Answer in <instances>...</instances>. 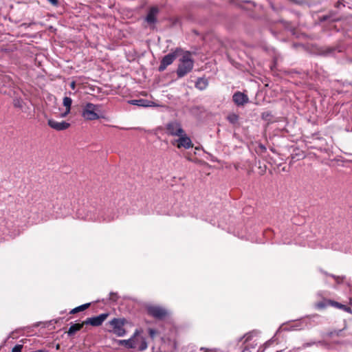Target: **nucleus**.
<instances>
[{
	"instance_id": "nucleus-1",
	"label": "nucleus",
	"mask_w": 352,
	"mask_h": 352,
	"mask_svg": "<svg viewBox=\"0 0 352 352\" xmlns=\"http://www.w3.org/2000/svg\"><path fill=\"white\" fill-rule=\"evenodd\" d=\"M101 105L87 102L82 106L81 115L87 120H95L100 118Z\"/></svg>"
},
{
	"instance_id": "nucleus-2",
	"label": "nucleus",
	"mask_w": 352,
	"mask_h": 352,
	"mask_svg": "<svg viewBox=\"0 0 352 352\" xmlns=\"http://www.w3.org/2000/svg\"><path fill=\"white\" fill-rule=\"evenodd\" d=\"M194 66V61L191 58L190 53L186 52L179 59V64L177 69L178 78H182L190 72Z\"/></svg>"
},
{
	"instance_id": "nucleus-3",
	"label": "nucleus",
	"mask_w": 352,
	"mask_h": 352,
	"mask_svg": "<svg viewBox=\"0 0 352 352\" xmlns=\"http://www.w3.org/2000/svg\"><path fill=\"white\" fill-rule=\"evenodd\" d=\"M125 322L126 320L124 318H114L109 322L111 329H108V331L118 337L124 336L126 334V330L124 328Z\"/></svg>"
},
{
	"instance_id": "nucleus-4",
	"label": "nucleus",
	"mask_w": 352,
	"mask_h": 352,
	"mask_svg": "<svg viewBox=\"0 0 352 352\" xmlns=\"http://www.w3.org/2000/svg\"><path fill=\"white\" fill-rule=\"evenodd\" d=\"M165 131L168 135L175 137L182 135L185 131L183 129L181 123L176 120L168 122L165 125Z\"/></svg>"
},
{
	"instance_id": "nucleus-5",
	"label": "nucleus",
	"mask_w": 352,
	"mask_h": 352,
	"mask_svg": "<svg viewBox=\"0 0 352 352\" xmlns=\"http://www.w3.org/2000/svg\"><path fill=\"white\" fill-rule=\"evenodd\" d=\"M146 311L150 316L158 320H163L169 314L165 308L158 305H148Z\"/></svg>"
},
{
	"instance_id": "nucleus-6",
	"label": "nucleus",
	"mask_w": 352,
	"mask_h": 352,
	"mask_svg": "<svg viewBox=\"0 0 352 352\" xmlns=\"http://www.w3.org/2000/svg\"><path fill=\"white\" fill-rule=\"evenodd\" d=\"M171 144L176 146L178 148H184L185 149H189L193 147L191 139L188 136L185 131L182 135L178 136L177 139L173 140L171 142Z\"/></svg>"
},
{
	"instance_id": "nucleus-7",
	"label": "nucleus",
	"mask_w": 352,
	"mask_h": 352,
	"mask_svg": "<svg viewBox=\"0 0 352 352\" xmlns=\"http://www.w3.org/2000/svg\"><path fill=\"white\" fill-rule=\"evenodd\" d=\"M181 51L182 50L180 48H177L173 52L169 53L168 54L164 56L161 60L158 70L160 72L164 71L168 65L173 63V61L178 56V52Z\"/></svg>"
},
{
	"instance_id": "nucleus-8",
	"label": "nucleus",
	"mask_w": 352,
	"mask_h": 352,
	"mask_svg": "<svg viewBox=\"0 0 352 352\" xmlns=\"http://www.w3.org/2000/svg\"><path fill=\"white\" fill-rule=\"evenodd\" d=\"M109 314H101L97 316L88 318L85 321V324H90L94 327H98L107 318Z\"/></svg>"
},
{
	"instance_id": "nucleus-9",
	"label": "nucleus",
	"mask_w": 352,
	"mask_h": 352,
	"mask_svg": "<svg viewBox=\"0 0 352 352\" xmlns=\"http://www.w3.org/2000/svg\"><path fill=\"white\" fill-rule=\"evenodd\" d=\"M140 334V331L136 330L133 336L128 340H119V344L124 345L129 349H135L138 347V338L137 337Z\"/></svg>"
},
{
	"instance_id": "nucleus-10",
	"label": "nucleus",
	"mask_w": 352,
	"mask_h": 352,
	"mask_svg": "<svg viewBox=\"0 0 352 352\" xmlns=\"http://www.w3.org/2000/svg\"><path fill=\"white\" fill-rule=\"evenodd\" d=\"M47 123L51 128L56 131H63L67 129L70 126V124L65 121L58 122L53 119L49 120Z\"/></svg>"
},
{
	"instance_id": "nucleus-11",
	"label": "nucleus",
	"mask_w": 352,
	"mask_h": 352,
	"mask_svg": "<svg viewBox=\"0 0 352 352\" xmlns=\"http://www.w3.org/2000/svg\"><path fill=\"white\" fill-rule=\"evenodd\" d=\"M233 101L238 106H242L248 102L249 99L247 95L240 91L234 93L232 96Z\"/></svg>"
},
{
	"instance_id": "nucleus-12",
	"label": "nucleus",
	"mask_w": 352,
	"mask_h": 352,
	"mask_svg": "<svg viewBox=\"0 0 352 352\" xmlns=\"http://www.w3.org/2000/svg\"><path fill=\"white\" fill-rule=\"evenodd\" d=\"M159 10L157 8H151L146 16V21L149 24H154L156 22V16Z\"/></svg>"
},
{
	"instance_id": "nucleus-13",
	"label": "nucleus",
	"mask_w": 352,
	"mask_h": 352,
	"mask_svg": "<svg viewBox=\"0 0 352 352\" xmlns=\"http://www.w3.org/2000/svg\"><path fill=\"white\" fill-rule=\"evenodd\" d=\"M208 85V80L204 78H199L197 79L195 83V87L201 91L204 90Z\"/></svg>"
},
{
	"instance_id": "nucleus-14",
	"label": "nucleus",
	"mask_w": 352,
	"mask_h": 352,
	"mask_svg": "<svg viewBox=\"0 0 352 352\" xmlns=\"http://www.w3.org/2000/svg\"><path fill=\"white\" fill-rule=\"evenodd\" d=\"M85 324L84 323V322L82 323H77V324H74L70 326V327L69 328V330L67 331V334L68 336H73L74 334H75L78 331L80 330L83 325Z\"/></svg>"
},
{
	"instance_id": "nucleus-15",
	"label": "nucleus",
	"mask_w": 352,
	"mask_h": 352,
	"mask_svg": "<svg viewBox=\"0 0 352 352\" xmlns=\"http://www.w3.org/2000/svg\"><path fill=\"white\" fill-rule=\"evenodd\" d=\"M63 105L66 108L65 112L62 115V116L65 117L70 112L71 106L72 104V100L69 97H65L63 98Z\"/></svg>"
},
{
	"instance_id": "nucleus-16",
	"label": "nucleus",
	"mask_w": 352,
	"mask_h": 352,
	"mask_svg": "<svg viewBox=\"0 0 352 352\" xmlns=\"http://www.w3.org/2000/svg\"><path fill=\"white\" fill-rule=\"evenodd\" d=\"M131 103L132 104L140 106V107H151L152 104L150 101H148L146 100L140 99V100H131Z\"/></svg>"
},
{
	"instance_id": "nucleus-17",
	"label": "nucleus",
	"mask_w": 352,
	"mask_h": 352,
	"mask_svg": "<svg viewBox=\"0 0 352 352\" xmlns=\"http://www.w3.org/2000/svg\"><path fill=\"white\" fill-rule=\"evenodd\" d=\"M90 305V303H86V304H84V305H82L80 306H78L74 309H73L71 311H70V314H76L77 312H79V311H84L87 308H88Z\"/></svg>"
},
{
	"instance_id": "nucleus-18",
	"label": "nucleus",
	"mask_w": 352,
	"mask_h": 352,
	"mask_svg": "<svg viewBox=\"0 0 352 352\" xmlns=\"http://www.w3.org/2000/svg\"><path fill=\"white\" fill-rule=\"evenodd\" d=\"M138 347L140 351H144L147 348V342L144 338H140V344H139V340L138 341Z\"/></svg>"
},
{
	"instance_id": "nucleus-19",
	"label": "nucleus",
	"mask_w": 352,
	"mask_h": 352,
	"mask_svg": "<svg viewBox=\"0 0 352 352\" xmlns=\"http://www.w3.org/2000/svg\"><path fill=\"white\" fill-rule=\"evenodd\" d=\"M228 120L230 123L235 124L239 120V116L235 113H232L228 116Z\"/></svg>"
},
{
	"instance_id": "nucleus-20",
	"label": "nucleus",
	"mask_w": 352,
	"mask_h": 352,
	"mask_svg": "<svg viewBox=\"0 0 352 352\" xmlns=\"http://www.w3.org/2000/svg\"><path fill=\"white\" fill-rule=\"evenodd\" d=\"M252 336V332L248 333L245 334L242 338H241L239 341H242L244 340L243 342L245 343L248 341H249L250 340H251Z\"/></svg>"
},
{
	"instance_id": "nucleus-21",
	"label": "nucleus",
	"mask_w": 352,
	"mask_h": 352,
	"mask_svg": "<svg viewBox=\"0 0 352 352\" xmlns=\"http://www.w3.org/2000/svg\"><path fill=\"white\" fill-rule=\"evenodd\" d=\"M329 276H331L332 278H333L335 279V280L336 281V283L338 284L341 283L344 279V277L336 276L333 274H330Z\"/></svg>"
},
{
	"instance_id": "nucleus-22",
	"label": "nucleus",
	"mask_w": 352,
	"mask_h": 352,
	"mask_svg": "<svg viewBox=\"0 0 352 352\" xmlns=\"http://www.w3.org/2000/svg\"><path fill=\"white\" fill-rule=\"evenodd\" d=\"M23 346L20 344L15 345L12 349V352H21Z\"/></svg>"
},
{
	"instance_id": "nucleus-23",
	"label": "nucleus",
	"mask_w": 352,
	"mask_h": 352,
	"mask_svg": "<svg viewBox=\"0 0 352 352\" xmlns=\"http://www.w3.org/2000/svg\"><path fill=\"white\" fill-rule=\"evenodd\" d=\"M148 333L150 336L153 338L156 334V331L153 329H148Z\"/></svg>"
},
{
	"instance_id": "nucleus-24",
	"label": "nucleus",
	"mask_w": 352,
	"mask_h": 352,
	"mask_svg": "<svg viewBox=\"0 0 352 352\" xmlns=\"http://www.w3.org/2000/svg\"><path fill=\"white\" fill-rule=\"evenodd\" d=\"M14 105L16 107L21 108L22 107L21 101H20L19 100H14Z\"/></svg>"
},
{
	"instance_id": "nucleus-25",
	"label": "nucleus",
	"mask_w": 352,
	"mask_h": 352,
	"mask_svg": "<svg viewBox=\"0 0 352 352\" xmlns=\"http://www.w3.org/2000/svg\"><path fill=\"white\" fill-rule=\"evenodd\" d=\"M333 305H334L336 307L341 308V307H345V305H341L339 302H333L332 303Z\"/></svg>"
},
{
	"instance_id": "nucleus-26",
	"label": "nucleus",
	"mask_w": 352,
	"mask_h": 352,
	"mask_svg": "<svg viewBox=\"0 0 352 352\" xmlns=\"http://www.w3.org/2000/svg\"><path fill=\"white\" fill-rule=\"evenodd\" d=\"M51 4H52L53 6H58V0H47Z\"/></svg>"
},
{
	"instance_id": "nucleus-27",
	"label": "nucleus",
	"mask_w": 352,
	"mask_h": 352,
	"mask_svg": "<svg viewBox=\"0 0 352 352\" xmlns=\"http://www.w3.org/2000/svg\"><path fill=\"white\" fill-rule=\"evenodd\" d=\"M71 87H72V89H74V88H75V82H72L71 83Z\"/></svg>"
},
{
	"instance_id": "nucleus-28",
	"label": "nucleus",
	"mask_w": 352,
	"mask_h": 352,
	"mask_svg": "<svg viewBox=\"0 0 352 352\" xmlns=\"http://www.w3.org/2000/svg\"><path fill=\"white\" fill-rule=\"evenodd\" d=\"M345 311H351V308L346 307V309H345Z\"/></svg>"
},
{
	"instance_id": "nucleus-29",
	"label": "nucleus",
	"mask_w": 352,
	"mask_h": 352,
	"mask_svg": "<svg viewBox=\"0 0 352 352\" xmlns=\"http://www.w3.org/2000/svg\"><path fill=\"white\" fill-rule=\"evenodd\" d=\"M268 345H270V341H269V342H265V348H266Z\"/></svg>"
},
{
	"instance_id": "nucleus-30",
	"label": "nucleus",
	"mask_w": 352,
	"mask_h": 352,
	"mask_svg": "<svg viewBox=\"0 0 352 352\" xmlns=\"http://www.w3.org/2000/svg\"><path fill=\"white\" fill-rule=\"evenodd\" d=\"M268 116H269L268 114H267V115H265V122H266V121H267V117H268Z\"/></svg>"
},
{
	"instance_id": "nucleus-31",
	"label": "nucleus",
	"mask_w": 352,
	"mask_h": 352,
	"mask_svg": "<svg viewBox=\"0 0 352 352\" xmlns=\"http://www.w3.org/2000/svg\"><path fill=\"white\" fill-rule=\"evenodd\" d=\"M346 307L345 306V307H341L340 309H342L345 310Z\"/></svg>"
},
{
	"instance_id": "nucleus-32",
	"label": "nucleus",
	"mask_w": 352,
	"mask_h": 352,
	"mask_svg": "<svg viewBox=\"0 0 352 352\" xmlns=\"http://www.w3.org/2000/svg\"><path fill=\"white\" fill-rule=\"evenodd\" d=\"M261 118H264V114H262L261 115Z\"/></svg>"
},
{
	"instance_id": "nucleus-33",
	"label": "nucleus",
	"mask_w": 352,
	"mask_h": 352,
	"mask_svg": "<svg viewBox=\"0 0 352 352\" xmlns=\"http://www.w3.org/2000/svg\"><path fill=\"white\" fill-rule=\"evenodd\" d=\"M201 350L203 351V350H205V348H201Z\"/></svg>"
}]
</instances>
